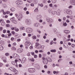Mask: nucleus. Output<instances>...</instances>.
I'll list each match as a JSON object with an SVG mask.
<instances>
[{
  "instance_id": "nucleus-15",
  "label": "nucleus",
  "mask_w": 75,
  "mask_h": 75,
  "mask_svg": "<svg viewBox=\"0 0 75 75\" xmlns=\"http://www.w3.org/2000/svg\"><path fill=\"white\" fill-rule=\"evenodd\" d=\"M46 59L47 60L48 62H52V60L49 57H46Z\"/></svg>"
},
{
  "instance_id": "nucleus-13",
  "label": "nucleus",
  "mask_w": 75,
  "mask_h": 75,
  "mask_svg": "<svg viewBox=\"0 0 75 75\" xmlns=\"http://www.w3.org/2000/svg\"><path fill=\"white\" fill-rule=\"evenodd\" d=\"M13 56L14 58H17L18 57V55L16 54H13Z\"/></svg>"
},
{
  "instance_id": "nucleus-20",
  "label": "nucleus",
  "mask_w": 75,
  "mask_h": 75,
  "mask_svg": "<svg viewBox=\"0 0 75 75\" xmlns=\"http://www.w3.org/2000/svg\"><path fill=\"white\" fill-rule=\"evenodd\" d=\"M0 43L1 45H4L5 42H4V41L3 40H1L0 41Z\"/></svg>"
},
{
  "instance_id": "nucleus-46",
  "label": "nucleus",
  "mask_w": 75,
  "mask_h": 75,
  "mask_svg": "<svg viewBox=\"0 0 75 75\" xmlns=\"http://www.w3.org/2000/svg\"><path fill=\"white\" fill-rule=\"evenodd\" d=\"M14 68H13V67H11L10 68V70H11V71H12V70H13V69Z\"/></svg>"
},
{
  "instance_id": "nucleus-43",
  "label": "nucleus",
  "mask_w": 75,
  "mask_h": 75,
  "mask_svg": "<svg viewBox=\"0 0 75 75\" xmlns=\"http://www.w3.org/2000/svg\"><path fill=\"white\" fill-rule=\"evenodd\" d=\"M34 58H37V55L36 54L34 55Z\"/></svg>"
},
{
  "instance_id": "nucleus-19",
  "label": "nucleus",
  "mask_w": 75,
  "mask_h": 75,
  "mask_svg": "<svg viewBox=\"0 0 75 75\" xmlns=\"http://www.w3.org/2000/svg\"><path fill=\"white\" fill-rule=\"evenodd\" d=\"M34 25L35 27H38V26H40V24L38 23H35L34 24Z\"/></svg>"
},
{
  "instance_id": "nucleus-55",
  "label": "nucleus",
  "mask_w": 75,
  "mask_h": 75,
  "mask_svg": "<svg viewBox=\"0 0 75 75\" xmlns=\"http://www.w3.org/2000/svg\"><path fill=\"white\" fill-rule=\"evenodd\" d=\"M72 6H70L69 7V8H72Z\"/></svg>"
},
{
  "instance_id": "nucleus-26",
  "label": "nucleus",
  "mask_w": 75,
  "mask_h": 75,
  "mask_svg": "<svg viewBox=\"0 0 75 75\" xmlns=\"http://www.w3.org/2000/svg\"><path fill=\"white\" fill-rule=\"evenodd\" d=\"M52 3H55L57 2V0H52Z\"/></svg>"
},
{
  "instance_id": "nucleus-50",
  "label": "nucleus",
  "mask_w": 75,
  "mask_h": 75,
  "mask_svg": "<svg viewBox=\"0 0 75 75\" xmlns=\"http://www.w3.org/2000/svg\"><path fill=\"white\" fill-rule=\"evenodd\" d=\"M49 6L51 7H52V4H49Z\"/></svg>"
},
{
  "instance_id": "nucleus-22",
  "label": "nucleus",
  "mask_w": 75,
  "mask_h": 75,
  "mask_svg": "<svg viewBox=\"0 0 75 75\" xmlns=\"http://www.w3.org/2000/svg\"><path fill=\"white\" fill-rule=\"evenodd\" d=\"M11 50H12L13 51H16V48L15 47L13 46L12 47Z\"/></svg>"
},
{
  "instance_id": "nucleus-30",
  "label": "nucleus",
  "mask_w": 75,
  "mask_h": 75,
  "mask_svg": "<svg viewBox=\"0 0 75 75\" xmlns=\"http://www.w3.org/2000/svg\"><path fill=\"white\" fill-rule=\"evenodd\" d=\"M1 25L4 26L5 25V22H2L1 23Z\"/></svg>"
},
{
  "instance_id": "nucleus-27",
  "label": "nucleus",
  "mask_w": 75,
  "mask_h": 75,
  "mask_svg": "<svg viewBox=\"0 0 75 75\" xmlns=\"http://www.w3.org/2000/svg\"><path fill=\"white\" fill-rule=\"evenodd\" d=\"M2 6L4 8H6V7H7V5L6 4H4Z\"/></svg>"
},
{
  "instance_id": "nucleus-5",
  "label": "nucleus",
  "mask_w": 75,
  "mask_h": 75,
  "mask_svg": "<svg viewBox=\"0 0 75 75\" xmlns=\"http://www.w3.org/2000/svg\"><path fill=\"white\" fill-rule=\"evenodd\" d=\"M15 16L18 20H20V19H21L23 17V16L21 14H19V15H18V14L16 13L15 14Z\"/></svg>"
},
{
  "instance_id": "nucleus-42",
  "label": "nucleus",
  "mask_w": 75,
  "mask_h": 75,
  "mask_svg": "<svg viewBox=\"0 0 75 75\" xmlns=\"http://www.w3.org/2000/svg\"><path fill=\"white\" fill-rule=\"evenodd\" d=\"M3 28L2 27H0V31L3 30Z\"/></svg>"
},
{
  "instance_id": "nucleus-17",
  "label": "nucleus",
  "mask_w": 75,
  "mask_h": 75,
  "mask_svg": "<svg viewBox=\"0 0 75 75\" xmlns=\"http://www.w3.org/2000/svg\"><path fill=\"white\" fill-rule=\"evenodd\" d=\"M25 61H26V58H24L23 59L22 61V63L23 64V63H24Z\"/></svg>"
},
{
  "instance_id": "nucleus-29",
  "label": "nucleus",
  "mask_w": 75,
  "mask_h": 75,
  "mask_svg": "<svg viewBox=\"0 0 75 75\" xmlns=\"http://www.w3.org/2000/svg\"><path fill=\"white\" fill-rule=\"evenodd\" d=\"M32 38L33 40H35V39H36V38H37V37H36V36H34L33 37H32Z\"/></svg>"
},
{
  "instance_id": "nucleus-53",
  "label": "nucleus",
  "mask_w": 75,
  "mask_h": 75,
  "mask_svg": "<svg viewBox=\"0 0 75 75\" xmlns=\"http://www.w3.org/2000/svg\"><path fill=\"white\" fill-rule=\"evenodd\" d=\"M31 36V35L30 34H29L28 35V37H30V36Z\"/></svg>"
},
{
  "instance_id": "nucleus-40",
  "label": "nucleus",
  "mask_w": 75,
  "mask_h": 75,
  "mask_svg": "<svg viewBox=\"0 0 75 75\" xmlns=\"http://www.w3.org/2000/svg\"><path fill=\"white\" fill-rule=\"evenodd\" d=\"M42 57V55H41V54H39V58H41Z\"/></svg>"
},
{
  "instance_id": "nucleus-39",
  "label": "nucleus",
  "mask_w": 75,
  "mask_h": 75,
  "mask_svg": "<svg viewBox=\"0 0 75 75\" xmlns=\"http://www.w3.org/2000/svg\"><path fill=\"white\" fill-rule=\"evenodd\" d=\"M30 48L31 50H32V49H33V46H30Z\"/></svg>"
},
{
  "instance_id": "nucleus-44",
  "label": "nucleus",
  "mask_w": 75,
  "mask_h": 75,
  "mask_svg": "<svg viewBox=\"0 0 75 75\" xmlns=\"http://www.w3.org/2000/svg\"><path fill=\"white\" fill-rule=\"evenodd\" d=\"M54 7H55L56 8H57V7H58V6L57 4H55L54 5Z\"/></svg>"
},
{
  "instance_id": "nucleus-28",
  "label": "nucleus",
  "mask_w": 75,
  "mask_h": 75,
  "mask_svg": "<svg viewBox=\"0 0 75 75\" xmlns=\"http://www.w3.org/2000/svg\"><path fill=\"white\" fill-rule=\"evenodd\" d=\"M17 45V43L16 42H14L12 44V45L13 46H16V45Z\"/></svg>"
},
{
  "instance_id": "nucleus-10",
  "label": "nucleus",
  "mask_w": 75,
  "mask_h": 75,
  "mask_svg": "<svg viewBox=\"0 0 75 75\" xmlns=\"http://www.w3.org/2000/svg\"><path fill=\"white\" fill-rule=\"evenodd\" d=\"M16 4L17 5H21L23 4V3L20 1H17L16 2Z\"/></svg>"
},
{
  "instance_id": "nucleus-11",
  "label": "nucleus",
  "mask_w": 75,
  "mask_h": 75,
  "mask_svg": "<svg viewBox=\"0 0 75 75\" xmlns=\"http://www.w3.org/2000/svg\"><path fill=\"white\" fill-rule=\"evenodd\" d=\"M35 47L38 49H40V44L38 43H36Z\"/></svg>"
},
{
  "instance_id": "nucleus-24",
  "label": "nucleus",
  "mask_w": 75,
  "mask_h": 75,
  "mask_svg": "<svg viewBox=\"0 0 75 75\" xmlns=\"http://www.w3.org/2000/svg\"><path fill=\"white\" fill-rule=\"evenodd\" d=\"M16 27H14L15 30V31H16L17 32L18 31H19V29L18 28H16Z\"/></svg>"
},
{
  "instance_id": "nucleus-49",
  "label": "nucleus",
  "mask_w": 75,
  "mask_h": 75,
  "mask_svg": "<svg viewBox=\"0 0 75 75\" xmlns=\"http://www.w3.org/2000/svg\"><path fill=\"white\" fill-rule=\"evenodd\" d=\"M2 21H4V20L2 19H0V23H1Z\"/></svg>"
},
{
  "instance_id": "nucleus-32",
  "label": "nucleus",
  "mask_w": 75,
  "mask_h": 75,
  "mask_svg": "<svg viewBox=\"0 0 75 75\" xmlns=\"http://www.w3.org/2000/svg\"><path fill=\"white\" fill-rule=\"evenodd\" d=\"M30 61H31L32 62H34V61H35L34 59V58H32V59H30Z\"/></svg>"
},
{
  "instance_id": "nucleus-58",
  "label": "nucleus",
  "mask_w": 75,
  "mask_h": 75,
  "mask_svg": "<svg viewBox=\"0 0 75 75\" xmlns=\"http://www.w3.org/2000/svg\"><path fill=\"white\" fill-rule=\"evenodd\" d=\"M3 66V64L2 63H0V67H1Z\"/></svg>"
},
{
  "instance_id": "nucleus-1",
  "label": "nucleus",
  "mask_w": 75,
  "mask_h": 75,
  "mask_svg": "<svg viewBox=\"0 0 75 75\" xmlns=\"http://www.w3.org/2000/svg\"><path fill=\"white\" fill-rule=\"evenodd\" d=\"M28 71L30 74L34 73L35 71V69L34 68H29L28 69Z\"/></svg>"
},
{
  "instance_id": "nucleus-16",
  "label": "nucleus",
  "mask_w": 75,
  "mask_h": 75,
  "mask_svg": "<svg viewBox=\"0 0 75 75\" xmlns=\"http://www.w3.org/2000/svg\"><path fill=\"white\" fill-rule=\"evenodd\" d=\"M11 63L14 65H15L16 66H17V63L15 62L14 61H11Z\"/></svg>"
},
{
  "instance_id": "nucleus-34",
  "label": "nucleus",
  "mask_w": 75,
  "mask_h": 75,
  "mask_svg": "<svg viewBox=\"0 0 75 75\" xmlns=\"http://www.w3.org/2000/svg\"><path fill=\"white\" fill-rule=\"evenodd\" d=\"M27 1L28 2V3H31L32 1H31V0H28Z\"/></svg>"
},
{
  "instance_id": "nucleus-63",
  "label": "nucleus",
  "mask_w": 75,
  "mask_h": 75,
  "mask_svg": "<svg viewBox=\"0 0 75 75\" xmlns=\"http://www.w3.org/2000/svg\"><path fill=\"white\" fill-rule=\"evenodd\" d=\"M50 41H49V40H46V42H49Z\"/></svg>"
},
{
  "instance_id": "nucleus-3",
  "label": "nucleus",
  "mask_w": 75,
  "mask_h": 75,
  "mask_svg": "<svg viewBox=\"0 0 75 75\" xmlns=\"http://www.w3.org/2000/svg\"><path fill=\"white\" fill-rule=\"evenodd\" d=\"M10 20L14 24H17V21L16 20V18H15L14 17H12L10 19Z\"/></svg>"
},
{
  "instance_id": "nucleus-62",
  "label": "nucleus",
  "mask_w": 75,
  "mask_h": 75,
  "mask_svg": "<svg viewBox=\"0 0 75 75\" xmlns=\"http://www.w3.org/2000/svg\"><path fill=\"white\" fill-rule=\"evenodd\" d=\"M31 54L32 55H34L35 53L34 52H32Z\"/></svg>"
},
{
  "instance_id": "nucleus-48",
  "label": "nucleus",
  "mask_w": 75,
  "mask_h": 75,
  "mask_svg": "<svg viewBox=\"0 0 75 75\" xmlns=\"http://www.w3.org/2000/svg\"><path fill=\"white\" fill-rule=\"evenodd\" d=\"M63 25H64V26H67V23H64Z\"/></svg>"
},
{
  "instance_id": "nucleus-37",
  "label": "nucleus",
  "mask_w": 75,
  "mask_h": 75,
  "mask_svg": "<svg viewBox=\"0 0 75 75\" xmlns=\"http://www.w3.org/2000/svg\"><path fill=\"white\" fill-rule=\"evenodd\" d=\"M6 22L7 23H10V21L8 20H7L6 21Z\"/></svg>"
},
{
  "instance_id": "nucleus-59",
  "label": "nucleus",
  "mask_w": 75,
  "mask_h": 75,
  "mask_svg": "<svg viewBox=\"0 0 75 75\" xmlns=\"http://www.w3.org/2000/svg\"><path fill=\"white\" fill-rule=\"evenodd\" d=\"M1 74H2V70L1 69H0V75Z\"/></svg>"
},
{
  "instance_id": "nucleus-18",
  "label": "nucleus",
  "mask_w": 75,
  "mask_h": 75,
  "mask_svg": "<svg viewBox=\"0 0 75 75\" xmlns=\"http://www.w3.org/2000/svg\"><path fill=\"white\" fill-rule=\"evenodd\" d=\"M64 32L66 34H69L70 33V31L67 30H65L64 31Z\"/></svg>"
},
{
  "instance_id": "nucleus-7",
  "label": "nucleus",
  "mask_w": 75,
  "mask_h": 75,
  "mask_svg": "<svg viewBox=\"0 0 75 75\" xmlns=\"http://www.w3.org/2000/svg\"><path fill=\"white\" fill-rule=\"evenodd\" d=\"M26 22L28 25H30L31 24V21L29 19H26Z\"/></svg>"
},
{
  "instance_id": "nucleus-33",
  "label": "nucleus",
  "mask_w": 75,
  "mask_h": 75,
  "mask_svg": "<svg viewBox=\"0 0 75 75\" xmlns=\"http://www.w3.org/2000/svg\"><path fill=\"white\" fill-rule=\"evenodd\" d=\"M11 10L12 11H14V8H12L11 9Z\"/></svg>"
},
{
  "instance_id": "nucleus-23",
  "label": "nucleus",
  "mask_w": 75,
  "mask_h": 75,
  "mask_svg": "<svg viewBox=\"0 0 75 75\" xmlns=\"http://www.w3.org/2000/svg\"><path fill=\"white\" fill-rule=\"evenodd\" d=\"M25 29V28L24 27H22L21 28V30H24Z\"/></svg>"
},
{
  "instance_id": "nucleus-25",
  "label": "nucleus",
  "mask_w": 75,
  "mask_h": 75,
  "mask_svg": "<svg viewBox=\"0 0 75 75\" xmlns=\"http://www.w3.org/2000/svg\"><path fill=\"white\" fill-rule=\"evenodd\" d=\"M50 52H56V50L55 49L51 50Z\"/></svg>"
},
{
  "instance_id": "nucleus-64",
  "label": "nucleus",
  "mask_w": 75,
  "mask_h": 75,
  "mask_svg": "<svg viewBox=\"0 0 75 75\" xmlns=\"http://www.w3.org/2000/svg\"><path fill=\"white\" fill-rule=\"evenodd\" d=\"M68 75V73L66 72L64 74V75Z\"/></svg>"
},
{
  "instance_id": "nucleus-60",
  "label": "nucleus",
  "mask_w": 75,
  "mask_h": 75,
  "mask_svg": "<svg viewBox=\"0 0 75 75\" xmlns=\"http://www.w3.org/2000/svg\"><path fill=\"white\" fill-rule=\"evenodd\" d=\"M71 47H73V48H74V47H75V45L74 44H72L71 45Z\"/></svg>"
},
{
  "instance_id": "nucleus-12",
  "label": "nucleus",
  "mask_w": 75,
  "mask_h": 75,
  "mask_svg": "<svg viewBox=\"0 0 75 75\" xmlns=\"http://www.w3.org/2000/svg\"><path fill=\"white\" fill-rule=\"evenodd\" d=\"M70 3L72 5H75V0H71Z\"/></svg>"
},
{
  "instance_id": "nucleus-14",
  "label": "nucleus",
  "mask_w": 75,
  "mask_h": 75,
  "mask_svg": "<svg viewBox=\"0 0 75 75\" xmlns=\"http://www.w3.org/2000/svg\"><path fill=\"white\" fill-rule=\"evenodd\" d=\"M42 18V16L41 15H38L36 16V18L37 20H40Z\"/></svg>"
},
{
  "instance_id": "nucleus-9",
  "label": "nucleus",
  "mask_w": 75,
  "mask_h": 75,
  "mask_svg": "<svg viewBox=\"0 0 75 75\" xmlns=\"http://www.w3.org/2000/svg\"><path fill=\"white\" fill-rule=\"evenodd\" d=\"M23 50H24L23 49H19L17 50V52H18V53H21V52L23 51Z\"/></svg>"
},
{
  "instance_id": "nucleus-61",
  "label": "nucleus",
  "mask_w": 75,
  "mask_h": 75,
  "mask_svg": "<svg viewBox=\"0 0 75 75\" xmlns=\"http://www.w3.org/2000/svg\"><path fill=\"white\" fill-rule=\"evenodd\" d=\"M49 21H53V20H52V19H49Z\"/></svg>"
},
{
  "instance_id": "nucleus-51",
  "label": "nucleus",
  "mask_w": 75,
  "mask_h": 75,
  "mask_svg": "<svg viewBox=\"0 0 75 75\" xmlns=\"http://www.w3.org/2000/svg\"><path fill=\"white\" fill-rule=\"evenodd\" d=\"M21 41V39H18L17 40V41L18 42H19Z\"/></svg>"
},
{
  "instance_id": "nucleus-36",
  "label": "nucleus",
  "mask_w": 75,
  "mask_h": 75,
  "mask_svg": "<svg viewBox=\"0 0 75 75\" xmlns=\"http://www.w3.org/2000/svg\"><path fill=\"white\" fill-rule=\"evenodd\" d=\"M6 33V30L5 29H4L3 30V33Z\"/></svg>"
},
{
  "instance_id": "nucleus-52",
  "label": "nucleus",
  "mask_w": 75,
  "mask_h": 75,
  "mask_svg": "<svg viewBox=\"0 0 75 75\" xmlns=\"http://www.w3.org/2000/svg\"><path fill=\"white\" fill-rule=\"evenodd\" d=\"M3 62H5V63H6V62H7V60H6V59L4 60Z\"/></svg>"
},
{
  "instance_id": "nucleus-2",
  "label": "nucleus",
  "mask_w": 75,
  "mask_h": 75,
  "mask_svg": "<svg viewBox=\"0 0 75 75\" xmlns=\"http://www.w3.org/2000/svg\"><path fill=\"white\" fill-rule=\"evenodd\" d=\"M42 59L43 60L42 62L44 64H48V60H47L46 58L43 57Z\"/></svg>"
},
{
  "instance_id": "nucleus-57",
  "label": "nucleus",
  "mask_w": 75,
  "mask_h": 75,
  "mask_svg": "<svg viewBox=\"0 0 75 75\" xmlns=\"http://www.w3.org/2000/svg\"><path fill=\"white\" fill-rule=\"evenodd\" d=\"M18 61V60L17 59H15V62H16V63H17Z\"/></svg>"
},
{
  "instance_id": "nucleus-31",
  "label": "nucleus",
  "mask_w": 75,
  "mask_h": 75,
  "mask_svg": "<svg viewBox=\"0 0 75 75\" xmlns=\"http://www.w3.org/2000/svg\"><path fill=\"white\" fill-rule=\"evenodd\" d=\"M12 71L14 72H16V69H15L14 68L13 69V70H12Z\"/></svg>"
},
{
  "instance_id": "nucleus-47",
  "label": "nucleus",
  "mask_w": 75,
  "mask_h": 75,
  "mask_svg": "<svg viewBox=\"0 0 75 75\" xmlns=\"http://www.w3.org/2000/svg\"><path fill=\"white\" fill-rule=\"evenodd\" d=\"M7 14L10 13V12L9 11H7L6 12Z\"/></svg>"
},
{
  "instance_id": "nucleus-56",
  "label": "nucleus",
  "mask_w": 75,
  "mask_h": 75,
  "mask_svg": "<svg viewBox=\"0 0 75 75\" xmlns=\"http://www.w3.org/2000/svg\"><path fill=\"white\" fill-rule=\"evenodd\" d=\"M55 13H56V12L55 11H53L52 12V14H55Z\"/></svg>"
},
{
  "instance_id": "nucleus-8",
  "label": "nucleus",
  "mask_w": 75,
  "mask_h": 75,
  "mask_svg": "<svg viewBox=\"0 0 75 75\" xmlns=\"http://www.w3.org/2000/svg\"><path fill=\"white\" fill-rule=\"evenodd\" d=\"M66 12L69 15H71V14H72V11L70 10L69 9L66 10Z\"/></svg>"
},
{
  "instance_id": "nucleus-21",
  "label": "nucleus",
  "mask_w": 75,
  "mask_h": 75,
  "mask_svg": "<svg viewBox=\"0 0 75 75\" xmlns=\"http://www.w3.org/2000/svg\"><path fill=\"white\" fill-rule=\"evenodd\" d=\"M3 50V47L1 45H0V51H2Z\"/></svg>"
},
{
  "instance_id": "nucleus-45",
  "label": "nucleus",
  "mask_w": 75,
  "mask_h": 75,
  "mask_svg": "<svg viewBox=\"0 0 75 75\" xmlns=\"http://www.w3.org/2000/svg\"><path fill=\"white\" fill-rule=\"evenodd\" d=\"M39 52H44V51H43V50H40L39 51Z\"/></svg>"
},
{
  "instance_id": "nucleus-6",
  "label": "nucleus",
  "mask_w": 75,
  "mask_h": 75,
  "mask_svg": "<svg viewBox=\"0 0 75 75\" xmlns=\"http://www.w3.org/2000/svg\"><path fill=\"white\" fill-rule=\"evenodd\" d=\"M31 44V42L29 41H26L25 43V47H29Z\"/></svg>"
},
{
  "instance_id": "nucleus-4",
  "label": "nucleus",
  "mask_w": 75,
  "mask_h": 75,
  "mask_svg": "<svg viewBox=\"0 0 75 75\" xmlns=\"http://www.w3.org/2000/svg\"><path fill=\"white\" fill-rule=\"evenodd\" d=\"M26 31L28 33H31L33 31V30L32 28H28L26 29Z\"/></svg>"
},
{
  "instance_id": "nucleus-41",
  "label": "nucleus",
  "mask_w": 75,
  "mask_h": 75,
  "mask_svg": "<svg viewBox=\"0 0 75 75\" xmlns=\"http://www.w3.org/2000/svg\"><path fill=\"white\" fill-rule=\"evenodd\" d=\"M6 27H10V25L8 24H6Z\"/></svg>"
},
{
  "instance_id": "nucleus-38",
  "label": "nucleus",
  "mask_w": 75,
  "mask_h": 75,
  "mask_svg": "<svg viewBox=\"0 0 75 75\" xmlns=\"http://www.w3.org/2000/svg\"><path fill=\"white\" fill-rule=\"evenodd\" d=\"M35 11H38V8H37L35 9L34 10Z\"/></svg>"
},
{
  "instance_id": "nucleus-54",
  "label": "nucleus",
  "mask_w": 75,
  "mask_h": 75,
  "mask_svg": "<svg viewBox=\"0 0 75 75\" xmlns=\"http://www.w3.org/2000/svg\"><path fill=\"white\" fill-rule=\"evenodd\" d=\"M47 8H48V6H45V9H47Z\"/></svg>"
},
{
  "instance_id": "nucleus-35",
  "label": "nucleus",
  "mask_w": 75,
  "mask_h": 75,
  "mask_svg": "<svg viewBox=\"0 0 75 75\" xmlns=\"http://www.w3.org/2000/svg\"><path fill=\"white\" fill-rule=\"evenodd\" d=\"M11 40L12 41H14V38H13V37L11 38Z\"/></svg>"
}]
</instances>
